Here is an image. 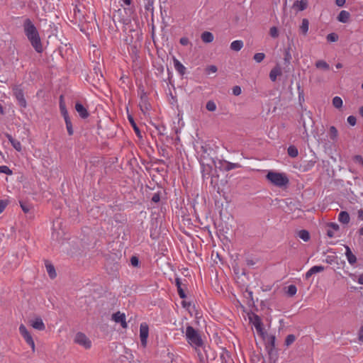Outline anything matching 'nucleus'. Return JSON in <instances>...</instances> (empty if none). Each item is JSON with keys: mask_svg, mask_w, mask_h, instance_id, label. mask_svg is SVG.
I'll list each match as a JSON object with an SVG mask.
<instances>
[{"mask_svg": "<svg viewBox=\"0 0 363 363\" xmlns=\"http://www.w3.org/2000/svg\"><path fill=\"white\" fill-rule=\"evenodd\" d=\"M156 128L158 130V133L160 135H164L163 130H164V129H165L164 126H163V125L160 126V127L157 126Z\"/></svg>", "mask_w": 363, "mask_h": 363, "instance_id": "60", "label": "nucleus"}, {"mask_svg": "<svg viewBox=\"0 0 363 363\" xmlns=\"http://www.w3.org/2000/svg\"><path fill=\"white\" fill-rule=\"evenodd\" d=\"M347 122L350 125H351L352 126H354L355 125L356 123H357V119H356V117L354 116H348L347 118Z\"/></svg>", "mask_w": 363, "mask_h": 363, "instance_id": "47", "label": "nucleus"}, {"mask_svg": "<svg viewBox=\"0 0 363 363\" xmlns=\"http://www.w3.org/2000/svg\"><path fill=\"white\" fill-rule=\"evenodd\" d=\"M290 47L285 49L284 61L286 66H289L292 59L291 54L290 52Z\"/></svg>", "mask_w": 363, "mask_h": 363, "instance_id": "27", "label": "nucleus"}, {"mask_svg": "<svg viewBox=\"0 0 363 363\" xmlns=\"http://www.w3.org/2000/svg\"><path fill=\"white\" fill-rule=\"evenodd\" d=\"M358 339L360 342H363V325L360 328L358 333Z\"/></svg>", "mask_w": 363, "mask_h": 363, "instance_id": "57", "label": "nucleus"}, {"mask_svg": "<svg viewBox=\"0 0 363 363\" xmlns=\"http://www.w3.org/2000/svg\"><path fill=\"white\" fill-rule=\"evenodd\" d=\"M345 255L347 257L348 262L351 265H354L357 262V257L351 251V249L349 246L345 245Z\"/></svg>", "mask_w": 363, "mask_h": 363, "instance_id": "16", "label": "nucleus"}, {"mask_svg": "<svg viewBox=\"0 0 363 363\" xmlns=\"http://www.w3.org/2000/svg\"><path fill=\"white\" fill-rule=\"evenodd\" d=\"M298 237L303 241L307 242L310 240L309 232L306 230H301L298 233Z\"/></svg>", "mask_w": 363, "mask_h": 363, "instance_id": "30", "label": "nucleus"}, {"mask_svg": "<svg viewBox=\"0 0 363 363\" xmlns=\"http://www.w3.org/2000/svg\"><path fill=\"white\" fill-rule=\"evenodd\" d=\"M338 220L344 225L348 224L350 220L349 213L347 211H340V213L338 215Z\"/></svg>", "mask_w": 363, "mask_h": 363, "instance_id": "19", "label": "nucleus"}, {"mask_svg": "<svg viewBox=\"0 0 363 363\" xmlns=\"http://www.w3.org/2000/svg\"><path fill=\"white\" fill-rule=\"evenodd\" d=\"M328 225L334 230H338L340 229L339 225L335 223H329Z\"/></svg>", "mask_w": 363, "mask_h": 363, "instance_id": "53", "label": "nucleus"}, {"mask_svg": "<svg viewBox=\"0 0 363 363\" xmlns=\"http://www.w3.org/2000/svg\"><path fill=\"white\" fill-rule=\"evenodd\" d=\"M128 121H129L130 123L131 124L136 135L138 138H142L143 136H142L141 132H140L139 128L138 127L136 123L135 122L133 117L131 115H128Z\"/></svg>", "mask_w": 363, "mask_h": 363, "instance_id": "20", "label": "nucleus"}, {"mask_svg": "<svg viewBox=\"0 0 363 363\" xmlns=\"http://www.w3.org/2000/svg\"><path fill=\"white\" fill-rule=\"evenodd\" d=\"M6 137L8 138V140H9V142L11 143L12 146L13 147V148H14L16 150H17V151H18V152L21 151V149H22V147H21V143H20L18 140H17L14 139V138H13L10 134H9V133H6Z\"/></svg>", "mask_w": 363, "mask_h": 363, "instance_id": "18", "label": "nucleus"}, {"mask_svg": "<svg viewBox=\"0 0 363 363\" xmlns=\"http://www.w3.org/2000/svg\"><path fill=\"white\" fill-rule=\"evenodd\" d=\"M282 74L281 69L279 65H277L269 72V78L272 82H276L278 76Z\"/></svg>", "mask_w": 363, "mask_h": 363, "instance_id": "15", "label": "nucleus"}, {"mask_svg": "<svg viewBox=\"0 0 363 363\" xmlns=\"http://www.w3.org/2000/svg\"><path fill=\"white\" fill-rule=\"evenodd\" d=\"M139 259L136 256H133L130 258V263L133 267H138L139 265Z\"/></svg>", "mask_w": 363, "mask_h": 363, "instance_id": "46", "label": "nucleus"}, {"mask_svg": "<svg viewBox=\"0 0 363 363\" xmlns=\"http://www.w3.org/2000/svg\"><path fill=\"white\" fill-rule=\"evenodd\" d=\"M206 108L209 111H214L216 110V104L213 101L210 100L206 103Z\"/></svg>", "mask_w": 363, "mask_h": 363, "instance_id": "37", "label": "nucleus"}, {"mask_svg": "<svg viewBox=\"0 0 363 363\" xmlns=\"http://www.w3.org/2000/svg\"><path fill=\"white\" fill-rule=\"evenodd\" d=\"M30 325L38 330L42 331L45 329V325L40 317H35L29 321Z\"/></svg>", "mask_w": 363, "mask_h": 363, "instance_id": "12", "label": "nucleus"}, {"mask_svg": "<svg viewBox=\"0 0 363 363\" xmlns=\"http://www.w3.org/2000/svg\"><path fill=\"white\" fill-rule=\"evenodd\" d=\"M324 269L325 268L323 266H313V267L311 268V272H313V274L323 272Z\"/></svg>", "mask_w": 363, "mask_h": 363, "instance_id": "44", "label": "nucleus"}, {"mask_svg": "<svg viewBox=\"0 0 363 363\" xmlns=\"http://www.w3.org/2000/svg\"><path fill=\"white\" fill-rule=\"evenodd\" d=\"M151 201L154 203H158L160 201V194L159 192L154 194Z\"/></svg>", "mask_w": 363, "mask_h": 363, "instance_id": "49", "label": "nucleus"}, {"mask_svg": "<svg viewBox=\"0 0 363 363\" xmlns=\"http://www.w3.org/2000/svg\"><path fill=\"white\" fill-rule=\"evenodd\" d=\"M287 152L288 155L293 158L297 157L298 155V149L294 145H290L287 149Z\"/></svg>", "mask_w": 363, "mask_h": 363, "instance_id": "29", "label": "nucleus"}, {"mask_svg": "<svg viewBox=\"0 0 363 363\" xmlns=\"http://www.w3.org/2000/svg\"><path fill=\"white\" fill-rule=\"evenodd\" d=\"M333 105L337 108H340L342 106V100L339 96H335L333 99Z\"/></svg>", "mask_w": 363, "mask_h": 363, "instance_id": "34", "label": "nucleus"}, {"mask_svg": "<svg viewBox=\"0 0 363 363\" xmlns=\"http://www.w3.org/2000/svg\"><path fill=\"white\" fill-rule=\"evenodd\" d=\"M269 34L272 38H277L279 35V32H278V29L277 28V27H275V26L272 27L269 30Z\"/></svg>", "mask_w": 363, "mask_h": 363, "instance_id": "43", "label": "nucleus"}, {"mask_svg": "<svg viewBox=\"0 0 363 363\" xmlns=\"http://www.w3.org/2000/svg\"><path fill=\"white\" fill-rule=\"evenodd\" d=\"M251 320L257 332L262 336L264 335V328L262 327V322L261 318L257 315H254Z\"/></svg>", "mask_w": 363, "mask_h": 363, "instance_id": "11", "label": "nucleus"}, {"mask_svg": "<svg viewBox=\"0 0 363 363\" xmlns=\"http://www.w3.org/2000/svg\"><path fill=\"white\" fill-rule=\"evenodd\" d=\"M243 47V42L242 40H235L230 44V49L234 51H240Z\"/></svg>", "mask_w": 363, "mask_h": 363, "instance_id": "25", "label": "nucleus"}, {"mask_svg": "<svg viewBox=\"0 0 363 363\" xmlns=\"http://www.w3.org/2000/svg\"><path fill=\"white\" fill-rule=\"evenodd\" d=\"M202 166V178L203 180L208 179L211 178V184H213V178L211 177V172H212V166H211L209 164H205L203 162H201Z\"/></svg>", "mask_w": 363, "mask_h": 363, "instance_id": "9", "label": "nucleus"}, {"mask_svg": "<svg viewBox=\"0 0 363 363\" xmlns=\"http://www.w3.org/2000/svg\"><path fill=\"white\" fill-rule=\"evenodd\" d=\"M201 38L203 42H204L206 43H209L213 40L214 37H213V35L211 32L204 31L201 34Z\"/></svg>", "mask_w": 363, "mask_h": 363, "instance_id": "22", "label": "nucleus"}, {"mask_svg": "<svg viewBox=\"0 0 363 363\" xmlns=\"http://www.w3.org/2000/svg\"><path fill=\"white\" fill-rule=\"evenodd\" d=\"M217 70H218V68L215 65H210V66L207 67V68H206V72L208 74L215 73L217 72Z\"/></svg>", "mask_w": 363, "mask_h": 363, "instance_id": "48", "label": "nucleus"}, {"mask_svg": "<svg viewBox=\"0 0 363 363\" xmlns=\"http://www.w3.org/2000/svg\"><path fill=\"white\" fill-rule=\"evenodd\" d=\"M328 42H336L338 40V35L335 33L328 34L326 37Z\"/></svg>", "mask_w": 363, "mask_h": 363, "instance_id": "41", "label": "nucleus"}, {"mask_svg": "<svg viewBox=\"0 0 363 363\" xmlns=\"http://www.w3.org/2000/svg\"><path fill=\"white\" fill-rule=\"evenodd\" d=\"M19 333L23 336L25 341L30 346L32 351L34 352L35 350L34 340L30 333L28 332V330L23 324H21L19 326Z\"/></svg>", "mask_w": 363, "mask_h": 363, "instance_id": "5", "label": "nucleus"}, {"mask_svg": "<svg viewBox=\"0 0 363 363\" xmlns=\"http://www.w3.org/2000/svg\"><path fill=\"white\" fill-rule=\"evenodd\" d=\"M20 206L24 213H28L32 208L30 204L25 201H20Z\"/></svg>", "mask_w": 363, "mask_h": 363, "instance_id": "36", "label": "nucleus"}, {"mask_svg": "<svg viewBox=\"0 0 363 363\" xmlns=\"http://www.w3.org/2000/svg\"><path fill=\"white\" fill-rule=\"evenodd\" d=\"M75 110L82 118H86L89 116L86 108L79 102L75 104Z\"/></svg>", "mask_w": 363, "mask_h": 363, "instance_id": "13", "label": "nucleus"}, {"mask_svg": "<svg viewBox=\"0 0 363 363\" xmlns=\"http://www.w3.org/2000/svg\"><path fill=\"white\" fill-rule=\"evenodd\" d=\"M313 274V272L310 269L306 274V279H308Z\"/></svg>", "mask_w": 363, "mask_h": 363, "instance_id": "62", "label": "nucleus"}, {"mask_svg": "<svg viewBox=\"0 0 363 363\" xmlns=\"http://www.w3.org/2000/svg\"><path fill=\"white\" fill-rule=\"evenodd\" d=\"M308 26H309L308 20L307 18H303L302 20L301 25L300 26V30L304 35H306L308 30Z\"/></svg>", "mask_w": 363, "mask_h": 363, "instance_id": "31", "label": "nucleus"}, {"mask_svg": "<svg viewBox=\"0 0 363 363\" xmlns=\"http://www.w3.org/2000/svg\"><path fill=\"white\" fill-rule=\"evenodd\" d=\"M144 1H145V9H147V10L151 9V7L152 6V4H153V1L152 0H144Z\"/></svg>", "mask_w": 363, "mask_h": 363, "instance_id": "51", "label": "nucleus"}, {"mask_svg": "<svg viewBox=\"0 0 363 363\" xmlns=\"http://www.w3.org/2000/svg\"><path fill=\"white\" fill-rule=\"evenodd\" d=\"M358 283L363 285V274H361L358 277Z\"/></svg>", "mask_w": 363, "mask_h": 363, "instance_id": "63", "label": "nucleus"}, {"mask_svg": "<svg viewBox=\"0 0 363 363\" xmlns=\"http://www.w3.org/2000/svg\"><path fill=\"white\" fill-rule=\"evenodd\" d=\"M308 6V0L296 1L293 4V9H296L298 11L305 10Z\"/></svg>", "mask_w": 363, "mask_h": 363, "instance_id": "17", "label": "nucleus"}, {"mask_svg": "<svg viewBox=\"0 0 363 363\" xmlns=\"http://www.w3.org/2000/svg\"><path fill=\"white\" fill-rule=\"evenodd\" d=\"M337 130L335 126H330L329 129V135L331 140H335L337 137Z\"/></svg>", "mask_w": 363, "mask_h": 363, "instance_id": "33", "label": "nucleus"}, {"mask_svg": "<svg viewBox=\"0 0 363 363\" xmlns=\"http://www.w3.org/2000/svg\"><path fill=\"white\" fill-rule=\"evenodd\" d=\"M7 205V202L4 200H0V213L3 212Z\"/></svg>", "mask_w": 363, "mask_h": 363, "instance_id": "55", "label": "nucleus"}, {"mask_svg": "<svg viewBox=\"0 0 363 363\" xmlns=\"http://www.w3.org/2000/svg\"><path fill=\"white\" fill-rule=\"evenodd\" d=\"M275 339L276 338H275L274 335H270L267 338V340L266 342V349H267L269 356L272 355V352L275 347Z\"/></svg>", "mask_w": 363, "mask_h": 363, "instance_id": "14", "label": "nucleus"}, {"mask_svg": "<svg viewBox=\"0 0 363 363\" xmlns=\"http://www.w3.org/2000/svg\"><path fill=\"white\" fill-rule=\"evenodd\" d=\"M140 110L145 113V111L150 110V104L148 102V98L146 92L144 90L141 91L140 93Z\"/></svg>", "mask_w": 363, "mask_h": 363, "instance_id": "8", "label": "nucleus"}, {"mask_svg": "<svg viewBox=\"0 0 363 363\" xmlns=\"http://www.w3.org/2000/svg\"><path fill=\"white\" fill-rule=\"evenodd\" d=\"M0 173H4L8 175L12 174V171L9 169V167L6 165L0 166Z\"/></svg>", "mask_w": 363, "mask_h": 363, "instance_id": "42", "label": "nucleus"}, {"mask_svg": "<svg viewBox=\"0 0 363 363\" xmlns=\"http://www.w3.org/2000/svg\"><path fill=\"white\" fill-rule=\"evenodd\" d=\"M74 342L86 349H89L91 346V342L89 339L82 333H77L74 337Z\"/></svg>", "mask_w": 363, "mask_h": 363, "instance_id": "6", "label": "nucleus"}, {"mask_svg": "<svg viewBox=\"0 0 363 363\" xmlns=\"http://www.w3.org/2000/svg\"><path fill=\"white\" fill-rule=\"evenodd\" d=\"M13 95L18 102L20 106L26 108L27 106L26 100L24 97V91L20 85H15L13 87Z\"/></svg>", "mask_w": 363, "mask_h": 363, "instance_id": "4", "label": "nucleus"}, {"mask_svg": "<svg viewBox=\"0 0 363 363\" xmlns=\"http://www.w3.org/2000/svg\"><path fill=\"white\" fill-rule=\"evenodd\" d=\"M350 14L348 11L342 10L337 16V20L342 23H347L349 21Z\"/></svg>", "mask_w": 363, "mask_h": 363, "instance_id": "21", "label": "nucleus"}, {"mask_svg": "<svg viewBox=\"0 0 363 363\" xmlns=\"http://www.w3.org/2000/svg\"><path fill=\"white\" fill-rule=\"evenodd\" d=\"M353 161L363 167V158L361 155H354L353 157Z\"/></svg>", "mask_w": 363, "mask_h": 363, "instance_id": "45", "label": "nucleus"}, {"mask_svg": "<svg viewBox=\"0 0 363 363\" xmlns=\"http://www.w3.org/2000/svg\"><path fill=\"white\" fill-rule=\"evenodd\" d=\"M241 165L238 163H232L230 162H228L225 165V169L227 171L232 170L233 169L240 168Z\"/></svg>", "mask_w": 363, "mask_h": 363, "instance_id": "38", "label": "nucleus"}, {"mask_svg": "<svg viewBox=\"0 0 363 363\" xmlns=\"http://www.w3.org/2000/svg\"><path fill=\"white\" fill-rule=\"evenodd\" d=\"M177 291H178L179 296L181 298H186V294L182 287L177 288Z\"/></svg>", "mask_w": 363, "mask_h": 363, "instance_id": "52", "label": "nucleus"}, {"mask_svg": "<svg viewBox=\"0 0 363 363\" xmlns=\"http://www.w3.org/2000/svg\"><path fill=\"white\" fill-rule=\"evenodd\" d=\"M327 235L330 238H333L334 236L333 231L331 230H328L327 231Z\"/></svg>", "mask_w": 363, "mask_h": 363, "instance_id": "64", "label": "nucleus"}, {"mask_svg": "<svg viewBox=\"0 0 363 363\" xmlns=\"http://www.w3.org/2000/svg\"><path fill=\"white\" fill-rule=\"evenodd\" d=\"M315 67L317 68H319V69H325V70H328L330 67H329V65L323 61V60H318L315 63Z\"/></svg>", "mask_w": 363, "mask_h": 363, "instance_id": "32", "label": "nucleus"}, {"mask_svg": "<svg viewBox=\"0 0 363 363\" xmlns=\"http://www.w3.org/2000/svg\"><path fill=\"white\" fill-rule=\"evenodd\" d=\"M149 334L148 325L146 323H142L140 327V337L141 345L143 347L147 345V340Z\"/></svg>", "mask_w": 363, "mask_h": 363, "instance_id": "7", "label": "nucleus"}, {"mask_svg": "<svg viewBox=\"0 0 363 363\" xmlns=\"http://www.w3.org/2000/svg\"><path fill=\"white\" fill-rule=\"evenodd\" d=\"M112 319L116 323H121L123 328H126L128 327L124 313L118 311L112 315Z\"/></svg>", "mask_w": 363, "mask_h": 363, "instance_id": "10", "label": "nucleus"}, {"mask_svg": "<svg viewBox=\"0 0 363 363\" xmlns=\"http://www.w3.org/2000/svg\"><path fill=\"white\" fill-rule=\"evenodd\" d=\"M298 93V98L301 101V99H303V90L301 89L300 84H298L297 86Z\"/></svg>", "mask_w": 363, "mask_h": 363, "instance_id": "54", "label": "nucleus"}, {"mask_svg": "<svg viewBox=\"0 0 363 363\" xmlns=\"http://www.w3.org/2000/svg\"><path fill=\"white\" fill-rule=\"evenodd\" d=\"M45 267H46V269H47L49 277L51 279L55 278L57 276V274H56L55 269L54 266L52 264H46Z\"/></svg>", "mask_w": 363, "mask_h": 363, "instance_id": "26", "label": "nucleus"}, {"mask_svg": "<svg viewBox=\"0 0 363 363\" xmlns=\"http://www.w3.org/2000/svg\"><path fill=\"white\" fill-rule=\"evenodd\" d=\"M23 27L24 33L33 48L37 52L41 53L43 50V45L35 26L30 18H26Z\"/></svg>", "mask_w": 363, "mask_h": 363, "instance_id": "1", "label": "nucleus"}, {"mask_svg": "<svg viewBox=\"0 0 363 363\" xmlns=\"http://www.w3.org/2000/svg\"><path fill=\"white\" fill-rule=\"evenodd\" d=\"M179 43L182 45H187L189 43V38H186V37H183L182 38H180V40H179Z\"/></svg>", "mask_w": 363, "mask_h": 363, "instance_id": "56", "label": "nucleus"}, {"mask_svg": "<svg viewBox=\"0 0 363 363\" xmlns=\"http://www.w3.org/2000/svg\"><path fill=\"white\" fill-rule=\"evenodd\" d=\"M60 109L61 114L62 115L64 118H65V117H69L68 111L66 108L65 104L63 101V96L62 95H61L60 97Z\"/></svg>", "mask_w": 363, "mask_h": 363, "instance_id": "23", "label": "nucleus"}, {"mask_svg": "<svg viewBox=\"0 0 363 363\" xmlns=\"http://www.w3.org/2000/svg\"><path fill=\"white\" fill-rule=\"evenodd\" d=\"M266 179L272 184L279 188L286 187L289 183L288 177L283 172L269 171L266 175Z\"/></svg>", "mask_w": 363, "mask_h": 363, "instance_id": "2", "label": "nucleus"}, {"mask_svg": "<svg viewBox=\"0 0 363 363\" xmlns=\"http://www.w3.org/2000/svg\"><path fill=\"white\" fill-rule=\"evenodd\" d=\"M186 337L187 342L192 346L200 347L203 345V342L200 334L192 326L188 325L186 327Z\"/></svg>", "mask_w": 363, "mask_h": 363, "instance_id": "3", "label": "nucleus"}, {"mask_svg": "<svg viewBox=\"0 0 363 363\" xmlns=\"http://www.w3.org/2000/svg\"><path fill=\"white\" fill-rule=\"evenodd\" d=\"M233 94L235 96H239L241 94V88L239 86H235L233 88Z\"/></svg>", "mask_w": 363, "mask_h": 363, "instance_id": "50", "label": "nucleus"}, {"mask_svg": "<svg viewBox=\"0 0 363 363\" xmlns=\"http://www.w3.org/2000/svg\"><path fill=\"white\" fill-rule=\"evenodd\" d=\"M264 57H265L264 53L257 52V53L255 54L253 59L256 62L259 63L264 59Z\"/></svg>", "mask_w": 363, "mask_h": 363, "instance_id": "39", "label": "nucleus"}, {"mask_svg": "<svg viewBox=\"0 0 363 363\" xmlns=\"http://www.w3.org/2000/svg\"><path fill=\"white\" fill-rule=\"evenodd\" d=\"M174 67H175L176 70L181 75H184L186 72V67L178 60L175 59L174 60Z\"/></svg>", "mask_w": 363, "mask_h": 363, "instance_id": "24", "label": "nucleus"}, {"mask_svg": "<svg viewBox=\"0 0 363 363\" xmlns=\"http://www.w3.org/2000/svg\"><path fill=\"white\" fill-rule=\"evenodd\" d=\"M357 217H358V219L363 220V209H359L357 211Z\"/></svg>", "mask_w": 363, "mask_h": 363, "instance_id": "59", "label": "nucleus"}, {"mask_svg": "<svg viewBox=\"0 0 363 363\" xmlns=\"http://www.w3.org/2000/svg\"><path fill=\"white\" fill-rule=\"evenodd\" d=\"M296 291H297V289L295 285L291 284L288 286L287 294L289 296H294L296 294Z\"/></svg>", "mask_w": 363, "mask_h": 363, "instance_id": "40", "label": "nucleus"}, {"mask_svg": "<svg viewBox=\"0 0 363 363\" xmlns=\"http://www.w3.org/2000/svg\"><path fill=\"white\" fill-rule=\"evenodd\" d=\"M335 4L337 6L342 7L345 4V0H335Z\"/></svg>", "mask_w": 363, "mask_h": 363, "instance_id": "58", "label": "nucleus"}, {"mask_svg": "<svg viewBox=\"0 0 363 363\" xmlns=\"http://www.w3.org/2000/svg\"><path fill=\"white\" fill-rule=\"evenodd\" d=\"M296 340V336L293 334L288 335L285 339V345L289 347Z\"/></svg>", "mask_w": 363, "mask_h": 363, "instance_id": "35", "label": "nucleus"}, {"mask_svg": "<svg viewBox=\"0 0 363 363\" xmlns=\"http://www.w3.org/2000/svg\"><path fill=\"white\" fill-rule=\"evenodd\" d=\"M64 119L65 121L66 128H67L69 135H72L74 133V130H73L72 124L69 117H65V118H64Z\"/></svg>", "mask_w": 363, "mask_h": 363, "instance_id": "28", "label": "nucleus"}, {"mask_svg": "<svg viewBox=\"0 0 363 363\" xmlns=\"http://www.w3.org/2000/svg\"><path fill=\"white\" fill-rule=\"evenodd\" d=\"M175 284L177 288L182 287V282L179 278H176Z\"/></svg>", "mask_w": 363, "mask_h": 363, "instance_id": "61", "label": "nucleus"}]
</instances>
